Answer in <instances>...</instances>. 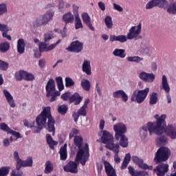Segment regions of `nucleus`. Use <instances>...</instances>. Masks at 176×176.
<instances>
[{"mask_svg": "<svg viewBox=\"0 0 176 176\" xmlns=\"http://www.w3.org/2000/svg\"><path fill=\"white\" fill-rule=\"evenodd\" d=\"M36 123L38 126H34L32 128V131L35 133H41L42 129H46L52 133V135H54L56 129L54 128V124L56 121L53 116H52V113L50 111V107H45L40 115H38L36 118Z\"/></svg>", "mask_w": 176, "mask_h": 176, "instance_id": "nucleus-1", "label": "nucleus"}, {"mask_svg": "<svg viewBox=\"0 0 176 176\" xmlns=\"http://www.w3.org/2000/svg\"><path fill=\"white\" fill-rule=\"evenodd\" d=\"M154 118L156 119V122H148L146 125L142 126L140 134L141 135H143V137H146L148 135V131L149 135H152V134L162 135V134H163V125L166 120V114H163L160 116L157 114L154 116Z\"/></svg>", "mask_w": 176, "mask_h": 176, "instance_id": "nucleus-2", "label": "nucleus"}, {"mask_svg": "<svg viewBox=\"0 0 176 176\" xmlns=\"http://www.w3.org/2000/svg\"><path fill=\"white\" fill-rule=\"evenodd\" d=\"M74 144L78 148L75 162H80L82 166H85L90 156V153H89V144L87 143H83V138L81 136H75L74 138Z\"/></svg>", "mask_w": 176, "mask_h": 176, "instance_id": "nucleus-3", "label": "nucleus"}, {"mask_svg": "<svg viewBox=\"0 0 176 176\" xmlns=\"http://www.w3.org/2000/svg\"><path fill=\"white\" fill-rule=\"evenodd\" d=\"M46 96L50 98V102H53L57 100V97H60L61 92L56 90V82L52 78L50 79L45 87ZM51 97V98H50Z\"/></svg>", "mask_w": 176, "mask_h": 176, "instance_id": "nucleus-4", "label": "nucleus"}, {"mask_svg": "<svg viewBox=\"0 0 176 176\" xmlns=\"http://www.w3.org/2000/svg\"><path fill=\"white\" fill-rule=\"evenodd\" d=\"M171 155V151L168 148L162 146L155 153L154 162L157 164L158 163H162V162H166L168 160Z\"/></svg>", "mask_w": 176, "mask_h": 176, "instance_id": "nucleus-5", "label": "nucleus"}, {"mask_svg": "<svg viewBox=\"0 0 176 176\" xmlns=\"http://www.w3.org/2000/svg\"><path fill=\"white\" fill-rule=\"evenodd\" d=\"M148 93H149V88H146L143 90H135L133 91L131 100L133 102H136L138 104H141L145 101V98H146Z\"/></svg>", "mask_w": 176, "mask_h": 176, "instance_id": "nucleus-6", "label": "nucleus"}, {"mask_svg": "<svg viewBox=\"0 0 176 176\" xmlns=\"http://www.w3.org/2000/svg\"><path fill=\"white\" fill-rule=\"evenodd\" d=\"M113 131H115V138L117 141L120 140V135H123L127 133V126L122 122H118L113 125Z\"/></svg>", "mask_w": 176, "mask_h": 176, "instance_id": "nucleus-7", "label": "nucleus"}, {"mask_svg": "<svg viewBox=\"0 0 176 176\" xmlns=\"http://www.w3.org/2000/svg\"><path fill=\"white\" fill-rule=\"evenodd\" d=\"M160 89L161 90H164L165 93L166 94L168 104H171V96H170V94H168L170 93V88L166 75H163L162 77Z\"/></svg>", "mask_w": 176, "mask_h": 176, "instance_id": "nucleus-8", "label": "nucleus"}, {"mask_svg": "<svg viewBox=\"0 0 176 176\" xmlns=\"http://www.w3.org/2000/svg\"><path fill=\"white\" fill-rule=\"evenodd\" d=\"M142 27V25H141V23H140L137 26L131 27L126 35L128 39H137V38L140 36V34H141Z\"/></svg>", "mask_w": 176, "mask_h": 176, "instance_id": "nucleus-9", "label": "nucleus"}, {"mask_svg": "<svg viewBox=\"0 0 176 176\" xmlns=\"http://www.w3.org/2000/svg\"><path fill=\"white\" fill-rule=\"evenodd\" d=\"M67 52H72L73 53H80L83 50V43L76 41L71 43L70 46L66 48Z\"/></svg>", "mask_w": 176, "mask_h": 176, "instance_id": "nucleus-10", "label": "nucleus"}, {"mask_svg": "<svg viewBox=\"0 0 176 176\" xmlns=\"http://www.w3.org/2000/svg\"><path fill=\"white\" fill-rule=\"evenodd\" d=\"M153 172L155 173L157 176H164L166 173H168V164L160 163L153 169Z\"/></svg>", "mask_w": 176, "mask_h": 176, "instance_id": "nucleus-11", "label": "nucleus"}, {"mask_svg": "<svg viewBox=\"0 0 176 176\" xmlns=\"http://www.w3.org/2000/svg\"><path fill=\"white\" fill-rule=\"evenodd\" d=\"M60 42L61 40H58L56 43L51 44L48 47L47 45H49V43L45 42L40 43L38 45L39 51L41 53H43V52H50V50H53V49L56 47L57 45H58Z\"/></svg>", "mask_w": 176, "mask_h": 176, "instance_id": "nucleus-12", "label": "nucleus"}, {"mask_svg": "<svg viewBox=\"0 0 176 176\" xmlns=\"http://www.w3.org/2000/svg\"><path fill=\"white\" fill-rule=\"evenodd\" d=\"M139 78L144 82L152 83L155 82L156 76L153 73H146L145 72H142L139 74Z\"/></svg>", "mask_w": 176, "mask_h": 176, "instance_id": "nucleus-13", "label": "nucleus"}, {"mask_svg": "<svg viewBox=\"0 0 176 176\" xmlns=\"http://www.w3.org/2000/svg\"><path fill=\"white\" fill-rule=\"evenodd\" d=\"M64 171L66 173H72V174H78V164L74 162L70 161L63 168Z\"/></svg>", "mask_w": 176, "mask_h": 176, "instance_id": "nucleus-14", "label": "nucleus"}, {"mask_svg": "<svg viewBox=\"0 0 176 176\" xmlns=\"http://www.w3.org/2000/svg\"><path fill=\"white\" fill-rule=\"evenodd\" d=\"M165 134L170 137L171 140H176V128L173 125H168L165 129L163 126Z\"/></svg>", "mask_w": 176, "mask_h": 176, "instance_id": "nucleus-15", "label": "nucleus"}, {"mask_svg": "<svg viewBox=\"0 0 176 176\" xmlns=\"http://www.w3.org/2000/svg\"><path fill=\"white\" fill-rule=\"evenodd\" d=\"M113 98H122L123 102H127L129 101V96L124 91L120 89L117 90L112 94Z\"/></svg>", "mask_w": 176, "mask_h": 176, "instance_id": "nucleus-16", "label": "nucleus"}, {"mask_svg": "<svg viewBox=\"0 0 176 176\" xmlns=\"http://www.w3.org/2000/svg\"><path fill=\"white\" fill-rule=\"evenodd\" d=\"M3 94L6 98V100H7V102L8 105H10V108H15L16 107V102H14V99H13V96L8 91V89H3Z\"/></svg>", "mask_w": 176, "mask_h": 176, "instance_id": "nucleus-17", "label": "nucleus"}, {"mask_svg": "<svg viewBox=\"0 0 176 176\" xmlns=\"http://www.w3.org/2000/svg\"><path fill=\"white\" fill-rule=\"evenodd\" d=\"M101 140L103 144L108 145V144L113 141V135L111 134V133H109L108 131H103Z\"/></svg>", "mask_w": 176, "mask_h": 176, "instance_id": "nucleus-18", "label": "nucleus"}, {"mask_svg": "<svg viewBox=\"0 0 176 176\" xmlns=\"http://www.w3.org/2000/svg\"><path fill=\"white\" fill-rule=\"evenodd\" d=\"M81 18L83 23L87 25L89 30H91V31H94V27H93V25L91 24V18H90L89 14L87 12H83L81 14Z\"/></svg>", "mask_w": 176, "mask_h": 176, "instance_id": "nucleus-19", "label": "nucleus"}, {"mask_svg": "<svg viewBox=\"0 0 176 176\" xmlns=\"http://www.w3.org/2000/svg\"><path fill=\"white\" fill-rule=\"evenodd\" d=\"M127 36L123 34L116 36L115 34L110 35L109 41L110 42H120V43H124L127 42Z\"/></svg>", "mask_w": 176, "mask_h": 176, "instance_id": "nucleus-20", "label": "nucleus"}, {"mask_svg": "<svg viewBox=\"0 0 176 176\" xmlns=\"http://www.w3.org/2000/svg\"><path fill=\"white\" fill-rule=\"evenodd\" d=\"M104 168L107 176H117L116 170L111 166V164L107 161H104Z\"/></svg>", "mask_w": 176, "mask_h": 176, "instance_id": "nucleus-21", "label": "nucleus"}, {"mask_svg": "<svg viewBox=\"0 0 176 176\" xmlns=\"http://www.w3.org/2000/svg\"><path fill=\"white\" fill-rule=\"evenodd\" d=\"M131 160L135 163V164H137L140 168H146V167H148V165L144 163V160H142V159H140L135 155L132 156Z\"/></svg>", "mask_w": 176, "mask_h": 176, "instance_id": "nucleus-22", "label": "nucleus"}, {"mask_svg": "<svg viewBox=\"0 0 176 176\" xmlns=\"http://www.w3.org/2000/svg\"><path fill=\"white\" fill-rule=\"evenodd\" d=\"M70 102H74V105H79L82 100H83V97L79 96V94L75 93L73 96L69 98Z\"/></svg>", "mask_w": 176, "mask_h": 176, "instance_id": "nucleus-23", "label": "nucleus"}, {"mask_svg": "<svg viewBox=\"0 0 176 176\" xmlns=\"http://www.w3.org/2000/svg\"><path fill=\"white\" fill-rule=\"evenodd\" d=\"M17 52L19 54H23L25 52V43L24 39L20 38L17 41Z\"/></svg>", "mask_w": 176, "mask_h": 176, "instance_id": "nucleus-24", "label": "nucleus"}, {"mask_svg": "<svg viewBox=\"0 0 176 176\" xmlns=\"http://www.w3.org/2000/svg\"><path fill=\"white\" fill-rule=\"evenodd\" d=\"M82 72H85L87 75H91V66L90 65V60H85L82 66Z\"/></svg>", "mask_w": 176, "mask_h": 176, "instance_id": "nucleus-25", "label": "nucleus"}, {"mask_svg": "<svg viewBox=\"0 0 176 176\" xmlns=\"http://www.w3.org/2000/svg\"><path fill=\"white\" fill-rule=\"evenodd\" d=\"M106 148L109 149V151H113L114 153H119V148H120V146L119 144L113 143V140L106 145Z\"/></svg>", "mask_w": 176, "mask_h": 176, "instance_id": "nucleus-26", "label": "nucleus"}, {"mask_svg": "<svg viewBox=\"0 0 176 176\" xmlns=\"http://www.w3.org/2000/svg\"><path fill=\"white\" fill-rule=\"evenodd\" d=\"M63 20L66 24H68V23H72L74 20H75V17L71 12H69L63 16Z\"/></svg>", "mask_w": 176, "mask_h": 176, "instance_id": "nucleus-27", "label": "nucleus"}, {"mask_svg": "<svg viewBox=\"0 0 176 176\" xmlns=\"http://www.w3.org/2000/svg\"><path fill=\"white\" fill-rule=\"evenodd\" d=\"M112 54L115 57H120V58H124L126 57V50L123 49L116 48L113 51Z\"/></svg>", "mask_w": 176, "mask_h": 176, "instance_id": "nucleus-28", "label": "nucleus"}, {"mask_svg": "<svg viewBox=\"0 0 176 176\" xmlns=\"http://www.w3.org/2000/svg\"><path fill=\"white\" fill-rule=\"evenodd\" d=\"M46 22L45 21V19H43L42 15L37 17L36 19L33 22V25L34 28H36L38 27H41V25H46Z\"/></svg>", "mask_w": 176, "mask_h": 176, "instance_id": "nucleus-29", "label": "nucleus"}, {"mask_svg": "<svg viewBox=\"0 0 176 176\" xmlns=\"http://www.w3.org/2000/svg\"><path fill=\"white\" fill-rule=\"evenodd\" d=\"M120 145L122 148H127L129 146V139L124 135H120Z\"/></svg>", "mask_w": 176, "mask_h": 176, "instance_id": "nucleus-30", "label": "nucleus"}, {"mask_svg": "<svg viewBox=\"0 0 176 176\" xmlns=\"http://www.w3.org/2000/svg\"><path fill=\"white\" fill-rule=\"evenodd\" d=\"M157 145H166L168 142L167 138L164 135L158 136L156 140Z\"/></svg>", "mask_w": 176, "mask_h": 176, "instance_id": "nucleus-31", "label": "nucleus"}, {"mask_svg": "<svg viewBox=\"0 0 176 176\" xmlns=\"http://www.w3.org/2000/svg\"><path fill=\"white\" fill-rule=\"evenodd\" d=\"M81 87L83 89V90H85V91H89L91 87V85H90V81L87 79H82L81 80Z\"/></svg>", "mask_w": 176, "mask_h": 176, "instance_id": "nucleus-32", "label": "nucleus"}, {"mask_svg": "<svg viewBox=\"0 0 176 176\" xmlns=\"http://www.w3.org/2000/svg\"><path fill=\"white\" fill-rule=\"evenodd\" d=\"M53 38H54V34H53L52 31H50L44 34L43 41L45 43H49Z\"/></svg>", "mask_w": 176, "mask_h": 176, "instance_id": "nucleus-33", "label": "nucleus"}, {"mask_svg": "<svg viewBox=\"0 0 176 176\" xmlns=\"http://www.w3.org/2000/svg\"><path fill=\"white\" fill-rule=\"evenodd\" d=\"M43 16V19H44V21L47 24L49 21L53 19V16H54V12L52 11H47L45 14L41 15Z\"/></svg>", "mask_w": 176, "mask_h": 176, "instance_id": "nucleus-34", "label": "nucleus"}, {"mask_svg": "<svg viewBox=\"0 0 176 176\" xmlns=\"http://www.w3.org/2000/svg\"><path fill=\"white\" fill-rule=\"evenodd\" d=\"M46 138H47V142L50 146V148H51V149H54V145H57L58 142L53 140V138H52V135H50V134L46 135Z\"/></svg>", "mask_w": 176, "mask_h": 176, "instance_id": "nucleus-35", "label": "nucleus"}, {"mask_svg": "<svg viewBox=\"0 0 176 176\" xmlns=\"http://www.w3.org/2000/svg\"><path fill=\"white\" fill-rule=\"evenodd\" d=\"M60 160H67V144H65L59 151Z\"/></svg>", "mask_w": 176, "mask_h": 176, "instance_id": "nucleus-36", "label": "nucleus"}, {"mask_svg": "<svg viewBox=\"0 0 176 176\" xmlns=\"http://www.w3.org/2000/svg\"><path fill=\"white\" fill-rule=\"evenodd\" d=\"M130 160H131V155H130V153H127L125 155V157H124L122 164L121 166L122 170H124V168H126V167H127V166L129 165V163H130Z\"/></svg>", "mask_w": 176, "mask_h": 176, "instance_id": "nucleus-37", "label": "nucleus"}, {"mask_svg": "<svg viewBox=\"0 0 176 176\" xmlns=\"http://www.w3.org/2000/svg\"><path fill=\"white\" fill-rule=\"evenodd\" d=\"M130 160H131V155H130V153H127L125 155V157H124L122 164L121 166L122 170H124V168H126V167H127V166L129 165V163H130Z\"/></svg>", "mask_w": 176, "mask_h": 176, "instance_id": "nucleus-38", "label": "nucleus"}, {"mask_svg": "<svg viewBox=\"0 0 176 176\" xmlns=\"http://www.w3.org/2000/svg\"><path fill=\"white\" fill-rule=\"evenodd\" d=\"M10 49V44L8 42L0 43V52L1 53H6Z\"/></svg>", "mask_w": 176, "mask_h": 176, "instance_id": "nucleus-39", "label": "nucleus"}, {"mask_svg": "<svg viewBox=\"0 0 176 176\" xmlns=\"http://www.w3.org/2000/svg\"><path fill=\"white\" fill-rule=\"evenodd\" d=\"M26 72H25L24 70H21V71L17 72L15 74L16 80H23V79L25 80Z\"/></svg>", "mask_w": 176, "mask_h": 176, "instance_id": "nucleus-40", "label": "nucleus"}, {"mask_svg": "<svg viewBox=\"0 0 176 176\" xmlns=\"http://www.w3.org/2000/svg\"><path fill=\"white\" fill-rule=\"evenodd\" d=\"M157 100H158L157 93L153 92L150 95V101H149L150 105H155V104H157Z\"/></svg>", "mask_w": 176, "mask_h": 176, "instance_id": "nucleus-41", "label": "nucleus"}, {"mask_svg": "<svg viewBox=\"0 0 176 176\" xmlns=\"http://www.w3.org/2000/svg\"><path fill=\"white\" fill-rule=\"evenodd\" d=\"M53 164H52V162L47 161L45 162V168L44 170L45 174H50L52 171H53Z\"/></svg>", "mask_w": 176, "mask_h": 176, "instance_id": "nucleus-42", "label": "nucleus"}, {"mask_svg": "<svg viewBox=\"0 0 176 176\" xmlns=\"http://www.w3.org/2000/svg\"><path fill=\"white\" fill-rule=\"evenodd\" d=\"M144 60V58H141L138 56H128L127 57V61L129 63H141Z\"/></svg>", "mask_w": 176, "mask_h": 176, "instance_id": "nucleus-43", "label": "nucleus"}, {"mask_svg": "<svg viewBox=\"0 0 176 176\" xmlns=\"http://www.w3.org/2000/svg\"><path fill=\"white\" fill-rule=\"evenodd\" d=\"M56 82L58 86V91H62V90H64V84L63 82V78L61 76L56 77Z\"/></svg>", "mask_w": 176, "mask_h": 176, "instance_id": "nucleus-44", "label": "nucleus"}, {"mask_svg": "<svg viewBox=\"0 0 176 176\" xmlns=\"http://www.w3.org/2000/svg\"><path fill=\"white\" fill-rule=\"evenodd\" d=\"M75 28L76 30L83 28V24L82 23V20H80V17L79 16H75Z\"/></svg>", "mask_w": 176, "mask_h": 176, "instance_id": "nucleus-45", "label": "nucleus"}, {"mask_svg": "<svg viewBox=\"0 0 176 176\" xmlns=\"http://www.w3.org/2000/svg\"><path fill=\"white\" fill-rule=\"evenodd\" d=\"M104 23L107 28L111 29L113 27V23H112V17L107 16L104 19Z\"/></svg>", "mask_w": 176, "mask_h": 176, "instance_id": "nucleus-46", "label": "nucleus"}, {"mask_svg": "<svg viewBox=\"0 0 176 176\" xmlns=\"http://www.w3.org/2000/svg\"><path fill=\"white\" fill-rule=\"evenodd\" d=\"M8 13V6L5 3H0V16Z\"/></svg>", "mask_w": 176, "mask_h": 176, "instance_id": "nucleus-47", "label": "nucleus"}, {"mask_svg": "<svg viewBox=\"0 0 176 176\" xmlns=\"http://www.w3.org/2000/svg\"><path fill=\"white\" fill-rule=\"evenodd\" d=\"M65 82L66 87H72V86H75V82L72 78H71V77H66Z\"/></svg>", "mask_w": 176, "mask_h": 176, "instance_id": "nucleus-48", "label": "nucleus"}, {"mask_svg": "<svg viewBox=\"0 0 176 176\" xmlns=\"http://www.w3.org/2000/svg\"><path fill=\"white\" fill-rule=\"evenodd\" d=\"M10 171V168L8 166H4L0 168V176H6L9 174Z\"/></svg>", "mask_w": 176, "mask_h": 176, "instance_id": "nucleus-49", "label": "nucleus"}, {"mask_svg": "<svg viewBox=\"0 0 176 176\" xmlns=\"http://www.w3.org/2000/svg\"><path fill=\"white\" fill-rule=\"evenodd\" d=\"M155 2L158 8H166L168 4V2L166 0H155Z\"/></svg>", "mask_w": 176, "mask_h": 176, "instance_id": "nucleus-50", "label": "nucleus"}, {"mask_svg": "<svg viewBox=\"0 0 176 176\" xmlns=\"http://www.w3.org/2000/svg\"><path fill=\"white\" fill-rule=\"evenodd\" d=\"M67 111L68 108L65 105L59 106L58 108V112H59L60 115H65Z\"/></svg>", "mask_w": 176, "mask_h": 176, "instance_id": "nucleus-51", "label": "nucleus"}, {"mask_svg": "<svg viewBox=\"0 0 176 176\" xmlns=\"http://www.w3.org/2000/svg\"><path fill=\"white\" fill-rule=\"evenodd\" d=\"M155 6H157L156 0H151L146 5V9H153Z\"/></svg>", "mask_w": 176, "mask_h": 176, "instance_id": "nucleus-52", "label": "nucleus"}, {"mask_svg": "<svg viewBox=\"0 0 176 176\" xmlns=\"http://www.w3.org/2000/svg\"><path fill=\"white\" fill-rule=\"evenodd\" d=\"M35 79V76L32 73H28L26 72L25 74V80H28V82H32Z\"/></svg>", "mask_w": 176, "mask_h": 176, "instance_id": "nucleus-53", "label": "nucleus"}, {"mask_svg": "<svg viewBox=\"0 0 176 176\" xmlns=\"http://www.w3.org/2000/svg\"><path fill=\"white\" fill-rule=\"evenodd\" d=\"M72 10H73V13L74 14V17H78L79 16V6H78L76 4H73Z\"/></svg>", "mask_w": 176, "mask_h": 176, "instance_id": "nucleus-54", "label": "nucleus"}, {"mask_svg": "<svg viewBox=\"0 0 176 176\" xmlns=\"http://www.w3.org/2000/svg\"><path fill=\"white\" fill-rule=\"evenodd\" d=\"M32 158L28 157L26 160L23 161V167H32Z\"/></svg>", "mask_w": 176, "mask_h": 176, "instance_id": "nucleus-55", "label": "nucleus"}, {"mask_svg": "<svg viewBox=\"0 0 176 176\" xmlns=\"http://www.w3.org/2000/svg\"><path fill=\"white\" fill-rule=\"evenodd\" d=\"M9 67V64L5 61L0 60V69L1 71H6Z\"/></svg>", "mask_w": 176, "mask_h": 176, "instance_id": "nucleus-56", "label": "nucleus"}, {"mask_svg": "<svg viewBox=\"0 0 176 176\" xmlns=\"http://www.w3.org/2000/svg\"><path fill=\"white\" fill-rule=\"evenodd\" d=\"M86 109H87V107H85L84 106L80 107V109L78 111V115H80V116H86V115L87 114Z\"/></svg>", "mask_w": 176, "mask_h": 176, "instance_id": "nucleus-57", "label": "nucleus"}, {"mask_svg": "<svg viewBox=\"0 0 176 176\" xmlns=\"http://www.w3.org/2000/svg\"><path fill=\"white\" fill-rule=\"evenodd\" d=\"M16 161V170L17 171H19L21 167H23V161L21 160V159H19V160H15Z\"/></svg>", "mask_w": 176, "mask_h": 176, "instance_id": "nucleus-58", "label": "nucleus"}, {"mask_svg": "<svg viewBox=\"0 0 176 176\" xmlns=\"http://www.w3.org/2000/svg\"><path fill=\"white\" fill-rule=\"evenodd\" d=\"M0 31L3 32H9V28L8 25L0 23Z\"/></svg>", "mask_w": 176, "mask_h": 176, "instance_id": "nucleus-59", "label": "nucleus"}, {"mask_svg": "<svg viewBox=\"0 0 176 176\" xmlns=\"http://www.w3.org/2000/svg\"><path fill=\"white\" fill-rule=\"evenodd\" d=\"M8 134H12V135L16 137V140H19V138H21V135H20V133L14 131L12 129H10Z\"/></svg>", "mask_w": 176, "mask_h": 176, "instance_id": "nucleus-60", "label": "nucleus"}, {"mask_svg": "<svg viewBox=\"0 0 176 176\" xmlns=\"http://www.w3.org/2000/svg\"><path fill=\"white\" fill-rule=\"evenodd\" d=\"M141 52L145 54H148L149 53V47L145 44H142L141 45Z\"/></svg>", "mask_w": 176, "mask_h": 176, "instance_id": "nucleus-61", "label": "nucleus"}, {"mask_svg": "<svg viewBox=\"0 0 176 176\" xmlns=\"http://www.w3.org/2000/svg\"><path fill=\"white\" fill-rule=\"evenodd\" d=\"M0 129L3 130V131H6L8 134H9V131H10L9 126H8V124H6L5 123L0 124Z\"/></svg>", "mask_w": 176, "mask_h": 176, "instance_id": "nucleus-62", "label": "nucleus"}, {"mask_svg": "<svg viewBox=\"0 0 176 176\" xmlns=\"http://www.w3.org/2000/svg\"><path fill=\"white\" fill-rule=\"evenodd\" d=\"M148 175V173L145 170H136V172L134 173L133 176H145Z\"/></svg>", "mask_w": 176, "mask_h": 176, "instance_id": "nucleus-63", "label": "nucleus"}, {"mask_svg": "<svg viewBox=\"0 0 176 176\" xmlns=\"http://www.w3.org/2000/svg\"><path fill=\"white\" fill-rule=\"evenodd\" d=\"M23 175V172H20V171H16V170H12L10 173V176H21Z\"/></svg>", "mask_w": 176, "mask_h": 176, "instance_id": "nucleus-64", "label": "nucleus"}]
</instances>
